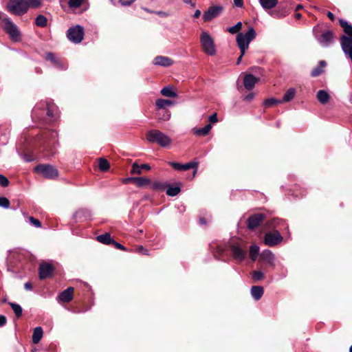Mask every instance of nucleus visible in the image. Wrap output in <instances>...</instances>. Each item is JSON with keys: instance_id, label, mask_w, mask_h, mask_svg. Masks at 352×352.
I'll return each mask as SVG.
<instances>
[{"instance_id": "nucleus-57", "label": "nucleus", "mask_w": 352, "mask_h": 352, "mask_svg": "<svg viewBox=\"0 0 352 352\" xmlns=\"http://www.w3.org/2000/svg\"><path fill=\"white\" fill-rule=\"evenodd\" d=\"M254 94L253 93L249 94L245 96L244 100L250 101L254 98Z\"/></svg>"}, {"instance_id": "nucleus-62", "label": "nucleus", "mask_w": 352, "mask_h": 352, "mask_svg": "<svg viewBox=\"0 0 352 352\" xmlns=\"http://www.w3.org/2000/svg\"><path fill=\"white\" fill-rule=\"evenodd\" d=\"M243 56V55H242V52H241V54H240L239 57L237 58V60H236V64L237 65H239L241 63Z\"/></svg>"}, {"instance_id": "nucleus-47", "label": "nucleus", "mask_w": 352, "mask_h": 352, "mask_svg": "<svg viewBox=\"0 0 352 352\" xmlns=\"http://www.w3.org/2000/svg\"><path fill=\"white\" fill-rule=\"evenodd\" d=\"M280 102V100H276L274 98H268L264 101V104L267 107H272L276 104H278Z\"/></svg>"}, {"instance_id": "nucleus-16", "label": "nucleus", "mask_w": 352, "mask_h": 352, "mask_svg": "<svg viewBox=\"0 0 352 352\" xmlns=\"http://www.w3.org/2000/svg\"><path fill=\"white\" fill-rule=\"evenodd\" d=\"M54 267L50 263H44L39 266V278L40 279H45L52 276L54 272Z\"/></svg>"}, {"instance_id": "nucleus-19", "label": "nucleus", "mask_w": 352, "mask_h": 352, "mask_svg": "<svg viewBox=\"0 0 352 352\" xmlns=\"http://www.w3.org/2000/svg\"><path fill=\"white\" fill-rule=\"evenodd\" d=\"M91 217V212L86 208H81L76 210L74 214L73 218L76 221H84L90 219Z\"/></svg>"}, {"instance_id": "nucleus-17", "label": "nucleus", "mask_w": 352, "mask_h": 352, "mask_svg": "<svg viewBox=\"0 0 352 352\" xmlns=\"http://www.w3.org/2000/svg\"><path fill=\"white\" fill-rule=\"evenodd\" d=\"M259 261H263L270 266L274 267L275 265V256L270 250H265L261 253Z\"/></svg>"}, {"instance_id": "nucleus-1", "label": "nucleus", "mask_w": 352, "mask_h": 352, "mask_svg": "<svg viewBox=\"0 0 352 352\" xmlns=\"http://www.w3.org/2000/svg\"><path fill=\"white\" fill-rule=\"evenodd\" d=\"M57 111L56 106L50 101H41L36 104L32 109V116L35 120H42L43 116L46 114L50 120L55 118Z\"/></svg>"}, {"instance_id": "nucleus-21", "label": "nucleus", "mask_w": 352, "mask_h": 352, "mask_svg": "<svg viewBox=\"0 0 352 352\" xmlns=\"http://www.w3.org/2000/svg\"><path fill=\"white\" fill-rule=\"evenodd\" d=\"M73 292L74 288L72 287H69L63 291L58 296V300L60 302H69L73 298Z\"/></svg>"}, {"instance_id": "nucleus-22", "label": "nucleus", "mask_w": 352, "mask_h": 352, "mask_svg": "<svg viewBox=\"0 0 352 352\" xmlns=\"http://www.w3.org/2000/svg\"><path fill=\"white\" fill-rule=\"evenodd\" d=\"M153 64L159 66L169 67L173 64V61L168 57L157 56L154 58Z\"/></svg>"}, {"instance_id": "nucleus-3", "label": "nucleus", "mask_w": 352, "mask_h": 352, "mask_svg": "<svg viewBox=\"0 0 352 352\" xmlns=\"http://www.w3.org/2000/svg\"><path fill=\"white\" fill-rule=\"evenodd\" d=\"M256 31L252 27H249L245 33L240 32L237 34L236 43L242 55L245 54V50L248 48L250 42L256 37Z\"/></svg>"}, {"instance_id": "nucleus-20", "label": "nucleus", "mask_w": 352, "mask_h": 352, "mask_svg": "<svg viewBox=\"0 0 352 352\" xmlns=\"http://www.w3.org/2000/svg\"><path fill=\"white\" fill-rule=\"evenodd\" d=\"M258 81V78L255 77L253 74H248L244 76L243 85L246 89L252 90L255 84Z\"/></svg>"}, {"instance_id": "nucleus-55", "label": "nucleus", "mask_w": 352, "mask_h": 352, "mask_svg": "<svg viewBox=\"0 0 352 352\" xmlns=\"http://www.w3.org/2000/svg\"><path fill=\"white\" fill-rule=\"evenodd\" d=\"M7 322L6 316L0 315V327H3Z\"/></svg>"}, {"instance_id": "nucleus-58", "label": "nucleus", "mask_w": 352, "mask_h": 352, "mask_svg": "<svg viewBox=\"0 0 352 352\" xmlns=\"http://www.w3.org/2000/svg\"><path fill=\"white\" fill-rule=\"evenodd\" d=\"M327 16H328V18H329L331 21H334V19H335V16H334V14H333L331 12L328 11V12H327Z\"/></svg>"}, {"instance_id": "nucleus-54", "label": "nucleus", "mask_w": 352, "mask_h": 352, "mask_svg": "<svg viewBox=\"0 0 352 352\" xmlns=\"http://www.w3.org/2000/svg\"><path fill=\"white\" fill-rule=\"evenodd\" d=\"M208 120L212 123H216L218 122L217 115L216 113L210 115L208 118Z\"/></svg>"}, {"instance_id": "nucleus-26", "label": "nucleus", "mask_w": 352, "mask_h": 352, "mask_svg": "<svg viewBox=\"0 0 352 352\" xmlns=\"http://www.w3.org/2000/svg\"><path fill=\"white\" fill-rule=\"evenodd\" d=\"M250 292L252 298L255 300H258L263 296L264 290L261 286H252Z\"/></svg>"}, {"instance_id": "nucleus-5", "label": "nucleus", "mask_w": 352, "mask_h": 352, "mask_svg": "<svg viewBox=\"0 0 352 352\" xmlns=\"http://www.w3.org/2000/svg\"><path fill=\"white\" fill-rule=\"evenodd\" d=\"M58 132L56 130H48L45 131L39 140L45 149L52 150L58 142Z\"/></svg>"}, {"instance_id": "nucleus-8", "label": "nucleus", "mask_w": 352, "mask_h": 352, "mask_svg": "<svg viewBox=\"0 0 352 352\" xmlns=\"http://www.w3.org/2000/svg\"><path fill=\"white\" fill-rule=\"evenodd\" d=\"M67 36L74 43H80L84 38V28L80 25H76L68 29Z\"/></svg>"}, {"instance_id": "nucleus-25", "label": "nucleus", "mask_w": 352, "mask_h": 352, "mask_svg": "<svg viewBox=\"0 0 352 352\" xmlns=\"http://www.w3.org/2000/svg\"><path fill=\"white\" fill-rule=\"evenodd\" d=\"M174 104V102L166 99H158L156 100V108L161 111L167 110L166 107Z\"/></svg>"}, {"instance_id": "nucleus-32", "label": "nucleus", "mask_w": 352, "mask_h": 352, "mask_svg": "<svg viewBox=\"0 0 352 352\" xmlns=\"http://www.w3.org/2000/svg\"><path fill=\"white\" fill-rule=\"evenodd\" d=\"M131 180L140 188L146 186L151 183V179L147 177H132Z\"/></svg>"}, {"instance_id": "nucleus-28", "label": "nucleus", "mask_w": 352, "mask_h": 352, "mask_svg": "<svg viewBox=\"0 0 352 352\" xmlns=\"http://www.w3.org/2000/svg\"><path fill=\"white\" fill-rule=\"evenodd\" d=\"M211 129H212V125L210 124H208L203 128H199V129L194 128L193 133L195 135H197V136H205L209 133Z\"/></svg>"}, {"instance_id": "nucleus-49", "label": "nucleus", "mask_w": 352, "mask_h": 352, "mask_svg": "<svg viewBox=\"0 0 352 352\" xmlns=\"http://www.w3.org/2000/svg\"><path fill=\"white\" fill-rule=\"evenodd\" d=\"M9 184L10 182L6 176L0 174V186L2 187H7Z\"/></svg>"}, {"instance_id": "nucleus-44", "label": "nucleus", "mask_w": 352, "mask_h": 352, "mask_svg": "<svg viewBox=\"0 0 352 352\" xmlns=\"http://www.w3.org/2000/svg\"><path fill=\"white\" fill-rule=\"evenodd\" d=\"M241 27H242V23L241 21H239V22L236 23V24H235L234 26L230 27L228 29V31L230 34H236L241 29Z\"/></svg>"}, {"instance_id": "nucleus-33", "label": "nucleus", "mask_w": 352, "mask_h": 352, "mask_svg": "<svg viewBox=\"0 0 352 352\" xmlns=\"http://www.w3.org/2000/svg\"><path fill=\"white\" fill-rule=\"evenodd\" d=\"M160 93L163 96L168 98H175L177 96V93L173 90V87L170 86H166L163 87L161 89Z\"/></svg>"}, {"instance_id": "nucleus-43", "label": "nucleus", "mask_w": 352, "mask_h": 352, "mask_svg": "<svg viewBox=\"0 0 352 352\" xmlns=\"http://www.w3.org/2000/svg\"><path fill=\"white\" fill-rule=\"evenodd\" d=\"M252 278L254 281H260L264 278V274L261 270H254L252 273Z\"/></svg>"}, {"instance_id": "nucleus-51", "label": "nucleus", "mask_w": 352, "mask_h": 352, "mask_svg": "<svg viewBox=\"0 0 352 352\" xmlns=\"http://www.w3.org/2000/svg\"><path fill=\"white\" fill-rule=\"evenodd\" d=\"M28 2L29 3V8L32 7L35 8L38 7L41 4L40 0H28Z\"/></svg>"}, {"instance_id": "nucleus-18", "label": "nucleus", "mask_w": 352, "mask_h": 352, "mask_svg": "<svg viewBox=\"0 0 352 352\" xmlns=\"http://www.w3.org/2000/svg\"><path fill=\"white\" fill-rule=\"evenodd\" d=\"M45 59L50 61L53 65L60 70H65L67 67L52 52L45 54Z\"/></svg>"}, {"instance_id": "nucleus-60", "label": "nucleus", "mask_w": 352, "mask_h": 352, "mask_svg": "<svg viewBox=\"0 0 352 352\" xmlns=\"http://www.w3.org/2000/svg\"><path fill=\"white\" fill-rule=\"evenodd\" d=\"M200 14H201V12H200V10H197L195 12L194 14H193V17H195V18H198V17L200 16Z\"/></svg>"}, {"instance_id": "nucleus-46", "label": "nucleus", "mask_w": 352, "mask_h": 352, "mask_svg": "<svg viewBox=\"0 0 352 352\" xmlns=\"http://www.w3.org/2000/svg\"><path fill=\"white\" fill-rule=\"evenodd\" d=\"M159 114L158 119L160 120L166 121L170 118V112L168 110L161 111Z\"/></svg>"}, {"instance_id": "nucleus-35", "label": "nucleus", "mask_w": 352, "mask_h": 352, "mask_svg": "<svg viewBox=\"0 0 352 352\" xmlns=\"http://www.w3.org/2000/svg\"><path fill=\"white\" fill-rule=\"evenodd\" d=\"M262 8L265 10H270L278 3V0H259Z\"/></svg>"}, {"instance_id": "nucleus-40", "label": "nucleus", "mask_w": 352, "mask_h": 352, "mask_svg": "<svg viewBox=\"0 0 352 352\" xmlns=\"http://www.w3.org/2000/svg\"><path fill=\"white\" fill-rule=\"evenodd\" d=\"M98 167L100 170L104 172L109 170L110 165L106 159L100 158L98 160Z\"/></svg>"}, {"instance_id": "nucleus-14", "label": "nucleus", "mask_w": 352, "mask_h": 352, "mask_svg": "<svg viewBox=\"0 0 352 352\" xmlns=\"http://www.w3.org/2000/svg\"><path fill=\"white\" fill-rule=\"evenodd\" d=\"M223 10L222 6H211L208 8L207 11H206L203 14V20L204 21H210L214 18L218 16Z\"/></svg>"}, {"instance_id": "nucleus-41", "label": "nucleus", "mask_w": 352, "mask_h": 352, "mask_svg": "<svg viewBox=\"0 0 352 352\" xmlns=\"http://www.w3.org/2000/svg\"><path fill=\"white\" fill-rule=\"evenodd\" d=\"M167 183H163L160 181H155L151 184V188L154 190H163L166 188Z\"/></svg>"}, {"instance_id": "nucleus-7", "label": "nucleus", "mask_w": 352, "mask_h": 352, "mask_svg": "<svg viewBox=\"0 0 352 352\" xmlns=\"http://www.w3.org/2000/svg\"><path fill=\"white\" fill-rule=\"evenodd\" d=\"M3 30L9 35L10 38L14 42H19L21 40V35L18 27L9 18L3 20Z\"/></svg>"}, {"instance_id": "nucleus-4", "label": "nucleus", "mask_w": 352, "mask_h": 352, "mask_svg": "<svg viewBox=\"0 0 352 352\" xmlns=\"http://www.w3.org/2000/svg\"><path fill=\"white\" fill-rule=\"evenodd\" d=\"M29 8V3L26 0H9L6 9L12 14L22 16L25 14Z\"/></svg>"}, {"instance_id": "nucleus-9", "label": "nucleus", "mask_w": 352, "mask_h": 352, "mask_svg": "<svg viewBox=\"0 0 352 352\" xmlns=\"http://www.w3.org/2000/svg\"><path fill=\"white\" fill-rule=\"evenodd\" d=\"M232 257L238 262L245 260L247 255V248L245 244L236 243L230 246Z\"/></svg>"}, {"instance_id": "nucleus-13", "label": "nucleus", "mask_w": 352, "mask_h": 352, "mask_svg": "<svg viewBox=\"0 0 352 352\" xmlns=\"http://www.w3.org/2000/svg\"><path fill=\"white\" fill-rule=\"evenodd\" d=\"M282 239L283 237L277 231L267 232L264 236V242L268 246H274L278 244Z\"/></svg>"}, {"instance_id": "nucleus-24", "label": "nucleus", "mask_w": 352, "mask_h": 352, "mask_svg": "<svg viewBox=\"0 0 352 352\" xmlns=\"http://www.w3.org/2000/svg\"><path fill=\"white\" fill-rule=\"evenodd\" d=\"M327 63L325 60H320L317 67L314 68L311 72L312 77H317L324 72V68L326 67Z\"/></svg>"}, {"instance_id": "nucleus-31", "label": "nucleus", "mask_w": 352, "mask_h": 352, "mask_svg": "<svg viewBox=\"0 0 352 352\" xmlns=\"http://www.w3.org/2000/svg\"><path fill=\"white\" fill-rule=\"evenodd\" d=\"M43 335V331L41 327H37L34 328L32 334V342L34 344H37L40 342Z\"/></svg>"}, {"instance_id": "nucleus-48", "label": "nucleus", "mask_w": 352, "mask_h": 352, "mask_svg": "<svg viewBox=\"0 0 352 352\" xmlns=\"http://www.w3.org/2000/svg\"><path fill=\"white\" fill-rule=\"evenodd\" d=\"M0 207L8 208L10 207V201L5 197H0Z\"/></svg>"}, {"instance_id": "nucleus-50", "label": "nucleus", "mask_w": 352, "mask_h": 352, "mask_svg": "<svg viewBox=\"0 0 352 352\" xmlns=\"http://www.w3.org/2000/svg\"><path fill=\"white\" fill-rule=\"evenodd\" d=\"M296 94V89L294 88H289L287 89V102L291 101Z\"/></svg>"}, {"instance_id": "nucleus-2", "label": "nucleus", "mask_w": 352, "mask_h": 352, "mask_svg": "<svg viewBox=\"0 0 352 352\" xmlns=\"http://www.w3.org/2000/svg\"><path fill=\"white\" fill-rule=\"evenodd\" d=\"M146 140L149 142L156 143L164 148L168 146L172 142V140L169 136L157 129L148 131Z\"/></svg>"}, {"instance_id": "nucleus-10", "label": "nucleus", "mask_w": 352, "mask_h": 352, "mask_svg": "<svg viewBox=\"0 0 352 352\" xmlns=\"http://www.w3.org/2000/svg\"><path fill=\"white\" fill-rule=\"evenodd\" d=\"M34 169L36 172L41 174L45 178L53 179L58 176V170L49 164H39Z\"/></svg>"}, {"instance_id": "nucleus-38", "label": "nucleus", "mask_w": 352, "mask_h": 352, "mask_svg": "<svg viewBox=\"0 0 352 352\" xmlns=\"http://www.w3.org/2000/svg\"><path fill=\"white\" fill-rule=\"evenodd\" d=\"M285 10L284 8H276L270 11V15L275 19H281L285 16Z\"/></svg>"}, {"instance_id": "nucleus-61", "label": "nucleus", "mask_w": 352, "mask_h": 352, "mask_svg": "<svg viewBox=\"0 0 352 352\" xmlns=\"http://www.w3.org/2000/svg\"><path fill=\"white\" fill-rule=\"evenodd\" d=\"M294 16L296 19H300L301 18L302 15H301V14L297 12V11H296L294 14Z\"/></svg>"}, {"instance_id": "nucleus-36", "label": "nucleus", "mask_w": 352, "mask_h": 352, "mask_svg": "<svg viewBox=\"0 0 352 352\" xmlns=\"http://www.w3.org/2000/svg\"><path fill=\"white\" fill-rule=\"evenodd\" d=\"M260 248L259 247L256 245H252L250 247V257L253 261H255L256 258H258V256L259 254Z\"/></svg>"}, {"instance_id": "nucleus-23", "label": "nucleus", "mask_w": 352, "mask_h": 352, "mask_svg": "<svg viewBox=\"0 0 352 352\" xmlns=\"http://www.w3.org/2000/svg\"><path fill=\"white\" fill-rule=\"evenodd\" d=\"M339 23L343 29V31L346 34L345 36L348 38H352V25L342 19H339Z\"/></svg>"}, {"instance_id": "nucleus-59", "label": "nucleus", "mask_w": 352, "mask_h": 352, "mask_svg": "<svg viewBox=\"0 0 352 352\" xmlns=\"http://www.w3.org/2000/svg\"><path fill=\"white\" fill-rule=\"evenodd\" d=\"M24 287L27 290H32V284L30 282L25 283L24 285Z\"/></svg>"}, {"instance_id": "nucleus-63", "label": "nucleus", "mask_w": 352, "mask_h": 352, "mask_svg": "<svg viewBox=\"0 0 352 352\" xmlns=\"http://www.w3.org/2000/svg\"><path fill=\"white\" fill-rule=\"evenodd\" d=\"M199 221H200L201 224H203V225H206V221L205 219L203 218V217H200L199 218Z\"/></svg>"}, {"instance_id": "nucleus-34", "label": "nucleus", "mask_w": 352, "mask_h": 352, "mask_svg": "<svg viewBox=\"0 0 352 352\" xmlns=\"http://www.w3.org/2000/svg\"><path fill=\"white\" fill-rule=\"evenodd\" d=\"M166 188L167 189L166 193L168 196L170 197H175L181 191V188L178 186H173L170 184H167Z\"/></svg>"}, {"instance_id": "nucleus-30", "label": "nucleus", "mask_w": 352, "mask_h": 352, "mask_svg": "<svg viewBox=\"0 0 352 352\" xmlns=\"http://www.w3.org/2000/svg\"><path fill=\"white\" fill-rule=\"evenodd\" d=\"M316 98L321 104H324L329 102L330 96L326 91L319 90L317 93Z\"/></svg>"}, {"instance_id": "nucleus-52", "label": "nucleus", "mask_w": 352, "mask_h": 352, "mask_svg": "<svg viewBox=\"0 0 352 352\" xmlns=\"http://www.w3.org/2000/svg\"><path fill=\"white\" fill-rule=\"evenodd\" d=\"M111 245H113L118 250H126V248L124 245L116 241L114 239L113 240Z\"/></svg>"}, {"instance_id": "nucleus-42", "label": "nucleus", "mask_w": 352, "mask_h": 352, "mask_svg": "<svg viewBox=\"0 0 352 352\" xmlns=\"http://www.w3.org/2000/svg\"><path fill=\"white\" fill-rule=\"evenodd\" d=\"M23 214L25 217H28V221L36 228H41L42 226V224L39 220L35 219L33 217H28L25 212H23Z\"/></svg>"}, {"instance_id": "nucleus-56", "label": "nucleus", "mask_w": 352, "mask_h": 352, "mask_svg": "<svg viewBox=\"0 0 352 352\" xmlns=\"http://www.w3.org/2000/svg\"><path fill=\"white\" fill-rule=\"evenodd\" d=\"M234 3L238 8H241L243 6V0H234Z\"/></svg>"}, {"instance_id": "nucleus-39", "label": "nucleus", "mask_w": 352, "mask_h": 352, "mask_svg": "<svg viewBox=\"0 0 352 352\" xmlns=\"http://www.w3.org/2000/svg\"><path fill=\"white\" fill-rule=\"evenodd\" d=\"M47 18L42 14L37 16L36 18L35 19V24L37 26L43 28L47 25Z\"/></svg>"}, {"instance_id": "nucleus-45", "label": "nucleus", "mask_w": 352, "mask_h": 352, "mask_svg": "<svg viewBox=\"0 0 352 352\" xmlns=\"http://www.w3.org/2000/svg\"><path fill=\"white\" fill-rule=\"evenodd\" d=\"M85 0H69L68 6L70 8H78L81 6Z\"/></svg>"}, {"instance_id": "nucleus-15", "label": "nucleus", "mask_w": 352, "mask_h": 352, "mask_svg": "<svg viewBox=\"0 0 352 352\" xmlns=\"http://www.w3.org/2000/svg\"><path fill=\"white\" fill-rule=\"evenodd\" d=\"M264 215L260 213L254 214L248 217L247 220L248 228L254 230L263 221Z\"/></svg>"}, {"instance_id": "nucleus-37", "label": "nucleus", "mask_w": 352, "mask_h": 352, "mask_svg": "<svg viewBox=\"0 0 352 352\" xmlns=\"http://www.w3.org/2000/svg\"><path fill=\"white\" fill-rule=\"evenodd\" d=\"M8 304L11 307L16 318H19L22 316L23 309L20 305L12 302H9Z\"/></svg>"}, {"instance_id": "nucleus-29", "label": "nucleus", "mask_w": 352, "mask_h": 352, "mask_svg": "<svg viewBox=\"0 0 352 352\" xmlns=\"http://www.w3.org/2000/svg\"><path fill=\"white\" fill-rule=\"evenodd\" d=\"M96 240L105 245H111L113 239L111 238L109 233L105 232L104 234L97 236Z\"/></svg>"}, {"instance_id": "nucleus-12", "label": "nucleus", "mask_w": 352, "mask_h": 352, "mask_svg": "<svg viewBox=\"0 0 352 352\" xmlns=\"http://www.w3.org/2000/svg\"><path fill=\"white\" fill-rule=\"evenodd\" d=\"M168 164L177 170H187L190 168H194L193 177L196 175L198 162H190L186 164H180L175 162H169Z\"/></svg>"}, {"instance_id": "nucleus-6", "label": "nucleus", "mask_w": 352, "mask_h": 352, "mask_svg": "<svg viewBox=\"0 0 352 352\" xmlns=\"http://www.w3.org/2000/svg\"><path fill=\"white\" fill-rule=\"evenodd\" d=\"M200 43L203 51L208 56H214L216 54V48L214 40L208 32L203 31L200 35Z\"/></svg>"}, {"instance_id": "nucleus-11", "label": "nucleus", "mask_w": 352, "mask_h": 352, "mask_svg": "<svg viewBox=\"0 0 352 352\" xmlns=\"http://www.w3.org/2000/svg\"><path fill=\"white\" fill-rule=\"evenodd\" d=\"M315 37L322 46L328 47L334 42L336 34L332 30H327L320 35L316 34Z\"/></svg>"}, {"instance_id": "nucleus-27", "label": "nucleus", "mask_w": 352, "mask_h": 352, "mask_svg": "<svg viewBox=\"0 0 352 352\" xmlns=\"http://www.w3.org/2000/svg\"><path fill=\"white\" fill-rule=\"evenodd\" d=\"M142 169H146L149 170L151 169V166L148 164H142L141 165H138L136 163L133 164L132 168L131 170V174H141Z\"/></svg>"}, {"instance_id": "nucleus-64", "label": "nucleus", "mask_w": 352, "mask_h": 352, "mask_svg": "<svg viewBox=\"0 0 352 352\" xmlns=\"http://www.w3.org/2000/svg\"><path fill=\"white\" fill-rule=\"evenodd\" d=\"M302 8V6L301 5H298L296 8L295 11L296 12V11L299 10L300 9H301Z\"/></svg>"}, {"instance_id": "nucleus-53", "label": "nucleus", "mask_w": 352, "mask_h": 352, "mask_svg": "<svg viewBox=\"0 0 352 352\" xmlns=\"http://www.w3.org/2000/svg\"><path fill=\"white\" fill-rule=\"evenodd\" d=\"M138 251L139 253L144 254V255H148V251L147 249L144 248L142 245H140L138 248Z\"/></svg>"}]
</instances>
